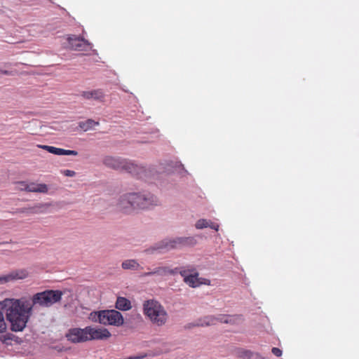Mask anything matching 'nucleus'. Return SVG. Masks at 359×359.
Instances as JSON below:
<instances>
[{"label": "nucleus", "mask_w": 359, "mask_h": 359, "mask_svg": "<svg viewBox=\"0 0 359 359\" xmlns=\"http://www.w3.org/2000/svg\"><path fill=\"white\" fill-rule=\"evenodd\" d=\"M87 334L89 340H103L111 337V333L106 328L95 329L90 326H87Z\"/></svg>", "instance_id": "15"}, {"label": "nucleus", "mask_w": 359, "mask_h": 359, "mask_svg": "<svg viewBox=\"0 0 359 359\" xmlns=\"http://www.w3.org/2000/svg\"><path fill=\"white\" fill-rule=\"evenodd\" d=\"M18 212H22V213H24V212H33L34 210H33V208H20V209H18Z\"/></svg>", "instance_id": "33"}, {"label": "nucleus", "mask_w": 359, "mask_h": 359, "mask_svg": "<svg viewBox=\"0 0 359 359\" xmlns=\"http://www.w3.org/2000/svg\"><path fill=\"white\" fill-rule=\"evenodd\" d=\"M135 210H146L154 204L155 196L147 191L131 192Z\"/></svg>", "instance_id": "6"}, {"label": "nucleus", "mask_w": 359, "mask_h": 359, "mask_svg": "<svg viewBox=\"0 0 359 359\" xmlns=\"http://www.w3.org/2000/svg\"><path fill=\"white\" fill-rule=\"evenodd\" d=\"M81 96L86 100L101 101L104 98V94L101 89H96L90 91H82Z\"/></svg>", "instance_id": "16"}, {"label": "nucleus", "mask_w": 359, "mask_h": 359, "mask_svg": "<svg viewBox=\"0 0 359 359\" xmlns=\"http://www.w3.org/2000/svg\"><path fill=\"white\" fill-rule=\"evenodd\" d=\"M158 275L159 274H163V273H167V270H166L165 268L158 267Z\"/></svg>", "instance_id": "35"}, {"label": "nucleus", "mask_w": 359, "mask_h": 359, "mask_svg": "<svg viewBox=\"0 0 359 359\" xmlns=\"http://www.w3.org/2000/svg\"><path fill=\"white\" fill-rule=\"evenodd\" d=\"M143 313L152 322L157 321V300L148 299L143 304Z\"/></svg>", "instance_id": "13"}, {"label": "nucleus", "mask_w": 359, "mask_h": 359, "mask_svg": "<svg viewBox=\"0 0 359 359\" xmlns=\"http://www.w3.org/2000/svg\"><path fill=\"white\" fill-rule=\"evenodd\" d=\"M99 125L100 123L98 121H95L91 118H88L84 121H80L79 123V128L85 132L93 129L95 126H97Z\"/></svg>", "instance_id": "20"}, {"label": "nucleus", "mask_w": 359, "mask_h": 359, "mask_svg": "<svg viewBox=\"0 0 359 359\" xmlns=\"http://www.w3.org/2000/svg\"><path fill=\"white\" fill-rule=\"evenodd\" d=\"M67 41L74 50L83 51L91 48V43L82 37L72 35L68 37Z\"/></svg>", "instance_id": "11"}, {"label": "nucleus", "mask_w": 359, "mask_h": 359, "mask_svg": "<svg viewBox=\"0 0 359 359\" xmlns=\"http://www.w3.org/2000/svg\"><path fill=\"white\" fill-rule=\"evenodd\" d=\"M121 266L127 270H138L140 268V265L135 259L125 260L122 262Z\"/></svg>", "instance_id": "21"}, {"label": "nucleus", "mask_w": 359, "mask_h": 359, "mask_svg": "<svg viewBox=\"0 0 359 359\" xmlns=\"http://www.w3.org/2000/svg\"><path fill=\"white\" fill-rule=\"evenodd\" d=\"M64 292L60 290H46L34 294L30 299L32 308L39 306L43 308H50L60 302Z\"/></svg>", "instance_id": "2"}, {"label": "nucleus", "mask_w": 359, "mask_h": 359, "mask_svg": "<svg viewBox=\"0 0 359 359\" xmlns=\"http://www.w3.org/2000/svg\"><path fill=\"white\" fill-rule=\"evenodd\" d=\"M36 189H37V192L39 193H46L48 190V188L45 184H38Z\"/></svg>", "instance_id": "28"}, {"label": "nucleus", "mask_w": 359, "mask_h": 359, "mask_svg": "<svg viewBox=\"0 0 359 359\" xmlns=\"http://www.w3.org/2000/svg\"><path fill=\"white\" fill-rule=\"evenodd\" d=\"M241 318L239 316H220L219 318H215L212 316H207L201 318L196 323H188L184 326L185 329H191L195 327L209 326L215 324V321L218 320L221 323L234 324L236 321L240 320Z\"/></svg>", "instance_id": "5"}, {"label": "nucleus", "mask_w": 359, "mask_h": 359, "mask_svg": "<svg viewBox=\"0 0 359 359\" xmlns=\"http://www.w3.org/2000/svg\"><path fill=\"white\" fill-rule=\"evenodd\" d=\"M271 352L273 353V355H275L277 357H280L282 355V351L278 348L273 347L271 350Z\"/></svg>", "instance_id": "31"}, {"label": "nucleus", "mask_w": 359, "mask_h": 359, "mask_svg": "<svg viewBox=\"0 0 359 359\" xmlns=\"http://www.w3.org/2000/svg\"><path fill=\"white\" fill-rule=\"evenodd\" d=\"M208 227L215 229V231H218L219 226L217 223H214V222L209 221V225L208 226Z\"/></svg>", "instance_id": "32"}, {"label": "nucleus", "mask_w": 359, "mask_h": 359, "mask_svg": "<svg viewBox=\"0 0 359 359\" xmlns=\"http://www.w3.org/2000/svg\"><path fill=\"white\" fill-rule=\"evenodd\" d=\"M0 341L6 346H11L13 344V341L17 344H20L22 342V339L21 338L11 332H6V334L1 335Z\"/></svg>", "instance_id": "17"}, {"label": "nucleus", "mask_w": 359, "mask_h": 359, "mask_svg": "<svg viewBox=\"0 0 359 359\" xmlns=\"http://www.w3.org/2000/svg\"><path fill=\"white\" fill-rule=\"evenodd\" d=\"M167 320V313L163 308L158 304V325L164 324Z\"/></svg>", "instance_id": "24"}, {"label": "nucleus", "mask_w": 359, "mask_h": 359, "mask_svg": "<svg viewBox=\"0 0 359 359\" xmlns=\"http://www.w3.org/2000/svg\"><path fill=\"white\" fill-rule=\"evenodd\" d=\"M117 206L121 211L127 214H130L135 210L133 205L132 193H127L121 196Z\"/></svg>", "instance_id": "12"}, {"label": "nucleus", "mask_w": 359, "mask_h": 359, "mask_svg": "<svg viewBox=\"0 0 359 359\" xmlns=\"http://www.w3.org/2000/svg\"><path fill=\"white\" fill-rule=\"evenodd\" d=\"M175 271H178L179 273L184 278V283H187L189 287H196L201 285L202 283H205V282L201 281V278H198V273L193 266L181 267L179 269L176 268Z\"/></svg>", "instance_id": "8"}, {"label": "nucleus", "mask_w": 359, "mask_h": 359, "mask_svg": "<svg viewBox=\"0 0 359 359\" xmlns=\"http://www.w3.org/2000/svg\"><path fill=\"white\" fill-rule=\"evenodd\" d=\"M103 312V310L97 311H93L90 313L89 318L95 323H99L100 324H102V313Z\"/></svg>", "instance_id": "23"}, {"label": "nucleus", "mask_w": 359, "mask_h": 359, "mask_svg": "<svg viewBox=\"0 0 359 359\" xmlns=\"http://www.w3.org/2000/svg\"><path fill=\"white\" fill-rule=\"evenodd\" d=\"M131 307V302L129 299L122 297H117L115 304V308L116 309L126 311L130 310Z\"/></svg>", "instance_id": "18"}, {"label": "nucleus", "mask_w": 359, "mask_h": 359, "mask_svg": "<svg viewBox=\"0 0 359 359\" xmlns=\"http://www.w3.org/2000/svg\"><path fill=\"white\" fill-rule=\"evenodd\" d=\"M68 341L74 344L82 343L88 341L87 327L85 328H71L66 334Z\"/></svg>", "instance_id": "10"}, {"label": "nucleus", "mask_w": 359, "mask_h": 359, "mask_svg": "<svg viewBox=\"0 0 359 359\" xmlns=\"http://www.w3.org/2000/svg\"><path fill=\"white\" fill-rule=\"evenodd\" d=\"M128 174L137 180L154 184L156 180L157 169L155 165L140 163L133 161Z\"/></svg>", "instance_id": "3"}, {"label": "nucleus", "mask_w": 359, "mask_h": 359, "mask_svg": "<svg viewBox=\"0 0 359 359\" xmlns=\"http://www.w3.org/2000/svg\"><path fill=\"white\" fill-rule=\"evenodd\" d=\"M6 328H7V325L5 321L4 313L0 310V333H4V332H6Z\"/></svg>", "instance_id": "27"}, {"label": "nucleus", "mask_w": 359, "mask_h": 359, "mask_svg": "<svg viewBox=\"0 0 359 359\" xmlns=\"http://www.w3.org/2000/svg\"><path fill=\"white\" fill-rule=\"evenodd\" d=\"M102 314H103L102 316L104 325L119 327L124 323L123 315L117 310H103Z\"/></svg>", "instance_id": "9"}, {"label": "nucleus", "mask_w": 359, "mask_h": 359, "mask_svg": "<svg viewBox=\"0 0 359 359\" xmlns=\"http://www.w3.org/2000/svg\"><path fill=\"white\" fill-rule=\"evenodd\" d=\"M39 147L47 151L48 152L57 155V156H63L64 149L57 148L53 146L48 145H39Z\"/></svg>", "instance_id": "22"}, {"label": "nucleus", "mask_w": 359, "mask_h": 359, "mask_svg": "<svg viewBox=\"0 0 359 359\" xmlns=\"http://www.w3.org/2000/svg\"><path fill=\"white\" fill-rule=\"evenodd\" d=\"M182 168V170H184L183 165L180 162H175L173 165H172V170H169L171 172H174L177 170V169Z\"/></svg>", "instance_id": "29"}, {"label": "nucleus", "mask_w": 359, "mask_h": 359, "mask_svg": "<svg viewBox=\"0 0 359 359\" xmlns=\"http://www.w3.org/2000/svg\"><path fill=\"white\" fill-rule=\"evenodd\" d=\"M236 355L242 359H259L260 356L256 353H253L250 350L240 348L236 351Z\"/></svg>", "instance_id": "19"}, {"label": "nucleus", "mask_w": 359, "mask_h": 359, "mask_svg": "<svg viewBox=\"0 0 359 359\" xmlns=\"http://www.w3.org/2000/svg\"><path fill=\"white\" fill-rule=\"evenodd\" d=\"M133 161V160L113 156H105L102 159V163L106 167L127 173H129Z\"/></svg>", "instance_id": "4"}, {"label": "nucleus", "mask_w": 359, "mask_h": 359, "mask_svg": "<svg viewBox=\"0 0 359 359\" xmlns=\"http://www.w3.org/2000/svg\"><path fill=\"white\" fill-rule=\"evenodd\" d=\"M156 272L155 271H153L151 273H146V275H149V274H151V273H155Z\"/></svg>", "instance_id": "37"}, {"label": "nucleus", "mask_w": 359, "mask_h": 359, "mask_svg": "<svg viewBox=\"0 0 359 359\" xmlns=\"http://www.w3.org/2000/svg\"><path fill=\"white\" fill-rule=\"evenodd\" d=\"M20 184L25 187L24 188H21L22 189H25L29 192H37V189H36L37 187L36 184L32 183L29 184H26L24 182H20Z\"/></svg>", "instance_id": "25"}, {"label": "nucleus", "mask_w": 359, "mask_h": 359, "mask_svg": "<svg viewBox=\"0 0 359 359\" xmlns=\"http://www.w3.org/2000/svg\"><path fill=\"white\" fill-rule=\"evenodd\" d=\"M1 305L5 310L10 330L15 332H22L33 313L30 298L5 299Z\"/></svg>", "instance_id": "1"}, {"label": "nucleus", "mask_w": 359, "mask_h": 359, "mask_svg": "<svg viewBox=\"0 0 359 359\" xmlns=\"http://www.w3.org/2000/svg\"><path fill=\"white\" fill-rule=\"evenodd\" d=\"M65 175L68 177H73L75 175V172L70 170H65Z\"/></svg>", "instance_id": "34"}, {"label": "nucleus", "mask_w": 359, "mask_h": 359, "mask_svg": "<svg viewBox=\"0 0 359 359\" xmlns=\"http://www.w3.org/2000/svg\"><path fill=\"white\" fill-rule=\"evenodd\" d=\"M208 225H209L208 220L205 219H200L196 222L195 226L198 229H202L203 228L208 227Z\"/></svg>", "instance_id": "26"}, {"label": "nucleus", "mask_w": 359, "mask_h": 359, "mask_svg": "<svg viewBox=\"0 0 359 359\" xmlns=\"http://www.w3.org/2000/svg\"><path fill=\"white\" fill-rule=\"evenodd\" d=\"M155 248L148 249L145 250V252L147 254L152 253L154 251H155Z\"/></svg>", "instance_id": "36"}, {"label": "nucleus", "mask_w": 359, "mask_h": 359, "mask_svg": "<svg viewBox=\"0 0 359 359\" xmlns=\"http://www.w3.org/2000/svg\"><path fill=\"white\" fill-rule=\"evenodd\" d=\"M64 155H67V156H69V155L77 156L78 155V152L76 151H75V150H67V149H64L63 156Z\"/></svg>", "instance_id": "30"}, {"label": "nucleus", "mask_w": 359, "mask_h": 359, "mask_svg": "<svg viewBox=\"0 0 359 359\" xmlns=\"http://www.w3.org/2000/svg\"><path fill=\"white\" fill-rule=\"evenodd\" d=\"M196 243V240L194 237H180L175 239L163 240L158 243V250H169L177 248L182 245H194Z\"/></svg>", "instance_id": "7"}, {"label": "nucleus", "mask_w": 359, "mask_h": 359, "mask_svg": "<svg viewBox=\"0 0 359 359\" xmlns=\"http://www.w3.org/2000/svg\"><path fill=\"white\" fill-rule=\"evenodd\" d=\"M27 276L28 272L25 269L14 270L8 274L0 276V284H4L18 280H22L26 278Z\"/></svg>", "instance_id": "14"}]
</instances>
